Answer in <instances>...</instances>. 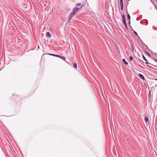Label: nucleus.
<instances>
[{
	"label": "nucleus",
	"mask_w": 157,
	"mask_h": 157,
	"mask_svg": "<svg viewBox=\"0 0 157 157\" xmlns=\"http://www.w3.org/2000/svg\"><path fill=\"white\" fill-rule=\"evenodd\" d=\"M73 67L74 68H77V65L76 63H75L73 64Z\"/></svg>",
	"instance_id": "nucleus-10"
},
{
	"label": "nucleus",
	"mask_w": 157,
	"mask_h": 157,
	"mask_svg": "<svg viewBox=\"0 0 157 157\" xmlns=\"http://www.w3.org/2000/svg\"><path fill=\"white\" fill-rule=\"evenodd\" d=\"M57 57H59L61 59H63V60L65 61L66 60V58L64 57V56H60V55H57Z\"/></svg>",
	"instance_id": "nucleus-2"
},
{
	"label": "nucleus",
	"mask_w": 157,
	"mask_h": 157,
	"mask_svg": "<svg viewBox=\"0 0 157 157\" xmlns=\"http://www.w3.org/2000/svg\"><path fill=\"white\" fill-rule=\"evenodd\" d=\"M120 4L121 6L123 5V0H120Z\"/></svg>",
	"instance_id": "nucleus-11"
},
{
	"label": "nucleus",
	"mask_w": 157,
	"mask_h": 157,
	"mask_svg": "<svg viewBox=\"0 0 157 157\" xmlns=\"http://www.w3.org/2000/svg\"><path fill=\"white\" fill-rule=\"evenodd\" d=\"M142 57H143V59L145 61H146L145 62V63L146 64H148V62H147V59H146V58H145V57L144 56V55H142Z\"/></svg>",
	"instance_id": "nucleus-6"
},
{
	"label": "nucleus",
	"mask_w": 157,
	"mask_h": 157,
	"mask_svg": "<svg viewBox=\"0 0 157 157\" xmlns=\"http://www.w3.org/2000/svg\"><path fill=\"white\" fill-rule=\"evenodd\" d=\"M129 59L130 61H132L133 59V57L132 56L129 57Z\"/></svg>",
	"instance_id": "nucleus-12"
},
{
	"label": "nucleus",
	"mask_w": 157,
	"mask_h": 157,
	"mask_svg": "<svg viewBox=\"0 0 157 157\" xmlns=\"http://www.w3.org/2000/svg\"><path fill=\"white\" fill-rule=\"evenodd\" d=\"M125 25V27L126 28V29L128 30V27L127 26V25Z\"/></svg>",
	"instance_id": "nucleus-18"
},
{
	"label": "nucleus",
	"mask_w": 157,
	"mask_h": 157,
	"mask_svg": "<svg viewBox=\"0 0 157 157\" xmlns=\"http://www.w3.org/2000/svg\"><path fill=\"white\" fill-rule=\"evenodd\" d=\"M134 33L136 35H137V33L135 31H134Z\"/></svg>",
	"instance_id": "nucleus-16"
},
{
	"label": "nucleus",
	"mask_w": 157,
	"mask_h": 157,
	"mask_svg": "<svg viewBox=\"0 0 157 157\" xmlns=\"http://www.w3.org/2000/svg\"><path fill=\"white\" fill-rule=\"evenodd\" d=\"M48 55L56 57H57V55H56L53 54L49 53L48 54Z\"/></svg>",
	"instance_id": "nucleus-8"
},
{
	"label": "nucleus",
	"mask_w": 157,
	"mask_h": 157,
	"mask_svg": "<svg viewBox=\"0 0 157 157\" xmlns=\"http://www.w3.org/2000/svg\"><path fill=\"white\" fill-rule=\"evenodd\" d=\"M139 76L143 80H144L145 79V78H144V76L140 74H139Z\"/></svg>",
	"instance_id": "nucleus-3"
},
{
	"label": "nucleus",
	"mask_w": 157,
	"mask_h": 157,
	"mask_svg": "<svg viewBox=\"0 0 157 157\" xmlns=\"http://www.w3.org/2000/svg\"><path fill=\"white\" fill-rule=\"evenodd\" d=\"M122 61L125 65H127L128 64V63L124 59H122Z\"/></svg>",
	"instance_id": "nucleus-5"
},
{
	"label": "nucleus",
	"mask_w": 157,
	"mask_h": 157,
	"mask_svg": "<svg viewBox=\"0 0 157 157\" xmlns=\"http://www.w3.org/2000/svg\"><path fill=\"white\" fill-rule=\"evenodd\" d=\"M121 10H122V11H123V9H124V6H123V5H121Z\"/></svg>",
	"instance_id": "nucleus-13"
},
{
	"label": "nucleus",
	"mask_w": 157,
	"mask_h": 157,
	"mask_svg": "<svg viewBox=\"0 0 157 157\" xmlns=\"http://www.w3.org/2000/svg\"><path fill=\"white\" fill-rule=\"evenodd\" d=\"M146 52V53L149 56H150V54L148 53L147 52Z\"/></svg>",
	"instance_id": "nucleus-19"
},
{
	"label": "nucleus",
	"mask_w": 157,
	"mask_h": 157,
	"mask_svg": "<svg viewBox=\"0 0 157 157\" xmlns=\"http://www.w3.org/2000/svg\"><path fill=\"white\" fill-rule=\"evenodd\" d=\"M128 1H130V0H128Z\"/></svg>",
	"instance_id": "nucleus-27"
},
{
	"label": "nucleus",
	"mask_w": 157,
	"mask_h": 157,
	"mask_svg": "<svg viewBox=\"0 0 157 157\" xmlns=\"http://www.w3.org/2000/svg\"><path fill=\"white\" fill-rule=\"evenodd\" d=\"M144 120L145 122H147L148 121V118L147 117H145L144 118Z\"/></svg>",
	"instance_id": "nucleus-9"
},
{
	"label": "nucleus",
	"mask_w": 157,
	"mask_h": 157,
	"mask_svg": "<svg viewBox=\"0 0 157 157\" xmlns=\"http://www.w3.org/2000/svg\"><path fill=\"white\" fill-rule=\"evenodd\" d=\"M130 21H129V24H130Z\"/></svg>",
	"instance_id": "nucleus-23"
},
{
	"label": "nucleus",
	"mask_w": 157,
	"mask_h": 157,
	"mask_svg": "<svg viewBox=\"0 0 157 157\" xmlns=\"http://www.w3.org/2000/svg\"><path fill=\"white\" fill-rule=\"evenodd\" d=\"M155 80L156 81H157V78L155 79Z\"/></svg>",
	"instance_id": "nucleus-22"
},
{
	"label": "nucleus",
	"mask_w": 157,
	"mask_h": 157,
	"mask_svg": "<svg viewBox=\"0 0 157 157\" xmlns=\"http://www.w3.org/2000/svg\"><path fill=\"white\" fill-rule=\"evenodd\" d=\"M149 93H150V94L151 93H150V91H149Z\"/></svg>",
	"instance_id": "nucleus-26"
},
{
	"label": "nucleus",
	"mask_w": 157,
	"mask_h": 157,
	"mask_svg": "<svg viewBox=\"0 0 157 157\" xmlns=\"http://www.w3.org/2000/svg\"><path fill=\"white\" fill-rule=\"evenodd\" d=\"M155 62L157 63V59H155Z\"/></svg>",
	"instance_id": "nucleus-21"
},
{
	"label": "nucleus",
	"mask_w": 157,
	"mask_h": 157,
	"mask_svg": "<svg viewBox=\"0 0 157 157\" xmlns=\"http://www.w3.org/2000/svg\"><path fill=\"white\" fill-rule=\"evenodd\" d=\"M81 4L80 3H77L76 4V7H78L80 6V7L81 6H81Z\"/></svg>",
	"instance_id": "nucleus-7"
},
{
	"label": "nucleus",
	"mask_w": 157,
	"mask_h": 157,
	"mask_svg": "<svg viewBox=\"0 0 157 157\" xmlns=\"http://www.w3.org/2000/svg\"><path fill=\"white\" fill-rule=\"evenodd\" d=\"M127 17H128V20H130V16L128 14V15H127Z\"/></svg>",
	"instance_id": "nucleus-14"
},
{
	"label": "nucleus",
	"mask_w": 157,
	"mask_h": 157,
	"mask_svg": "<svg viewBox=\"0 0 157 157\" xmlns=\"http://www.w3.org/2000/svg\"><path fill=\"white\" fill-rule=\"evenodd\" d=\"M46 36L48 37H51V35L49 32H48L46 33Z\"/></svg>",
	"instance_id": "nucleus-4"
},
{
	"label": "nucleus",
	"mask_w": 157,
	"mask_h": 157,
	"mask_svg": "<svg viewBox=\"0 0 157 157\" xmlns=\"http://www.w3.org/2000/svg\"><path fill=\"white\" fill-rule=\"evenodd\" d=\"M122 20H123V21H126V20H125V18H122Z\"/></svg>",
	"instance_id": "nucleus-17"
},
{
	"label": "nucleus",
	"mask_w": 157,
	"mask_h": 157,
	"mask_svg": "<svg viewBox=\"0 0 157 157\" xmlns=\"http://www.w3.org/2000/svg\"><path fill=\"white\" fill-rule=\"evenodd\" d=\"M132 51H133V48H132Z\"/></svg>",
	"instance_id": "nucleus-25"
},
{
	"label": "nucleus",
	"mask_w": 157,
	"mask_h": 157,
	"mask_svg": "<svg viewBox=\"0 0 157 157\" xmlns=\"http://www.w3.org/2000/svg\"><path fill=\"white\" fill-rule=\"evenodd\" d=\"M122 18H125V15H122Z\"/></svg>",
	"instance_id": "nucleus-20"
},
{
	"label": "nucleus",
	"mask_w": 157,
	"mask_h": 157,
	"mask_svg": "<svg viewBox=\"0 0 157 157\" xmlns=\"http://www.w3.org/2000/svg\"><path fill=\"white\" fill-rule=\"evenodd\" d=\"M123 23L124 25H126V21H123Z\"/></svg>",
	"instance_id": "nucleus-15"
},
{
	"label": "nucleus",
	"mask_w": 157,
	"mask_h": 157,
	"mask_svg": "<svg viewBox=\"0 0 157 157\" xmlns=\"http://www.w3.org/2000/svg\"><path fill=\"white\" fill-rule=\"evenodd\" d=\"M156 2H157V0H156Z\"/></svg>",
	"instance_id": "nucleus-24"
},
{
	"label": "nucleus",
	"mask_w": 157,
	"mask_h": 157,
	"mask_svg": "<svg viewBox=\"0 0 157 157\" xmlns=\"http://www.w3.org/2000/svg\"><path fill=\"white\" fill-rule=\"evenodd\" d=\"M82 7V6L79 7H75L74 8L71 12L69 14L68 17V20L69 21H70L73 15L78 12L80 11Z\"/></svg>",
	"instance_id": "nucleus-1"
}]
</instances>
